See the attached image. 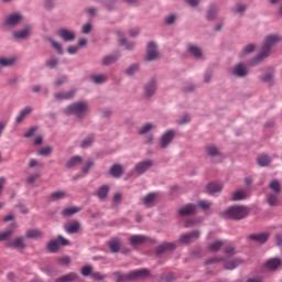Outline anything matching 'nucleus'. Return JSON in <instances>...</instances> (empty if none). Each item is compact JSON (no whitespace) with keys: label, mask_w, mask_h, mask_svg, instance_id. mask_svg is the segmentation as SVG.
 Returning a JSON list of instances; mask_svg holds the SVG:
<instances>
[{"label":"nucleus","mask_w":282,"mask_h":282,"mask_svg":"<svg viewBox=\"0 0 282 282\" xmlns=\"http://www.w3.org/2000/svg\"><path fill=\"white\" fill-rule=\"evenodd\" d=\"M225 254H226L227 257H232V254H235V247H227V248L225 249Z\"/></svg>","instance_id":"obj_60"},{"label":"nucleus","mask_w":282,"mask_h":282,"mask_svg":"<svg viewBox=\"0 0 282 282\" xmlns=\"http://www.w3.org/2000/svg\"><path fill=\"white\" fill-rule=\"evenodd\" d=\"M195 210H197V205L187 204L183 208L178 209V215L181 217H188V215H194Z\"/></svg>","instance_id":"obj_11"},{"label":"nucleus","mask_w":282,"mask_h":282,"mask_svg":"<svg viewBox=\"0 0 282 282\" xmlns=\"http://www.w3.org/2000/svg\"><path fill=\"white\" fill-rule=\"evenodd\" d=\"M282 39L280 35H268L264 40L263 47L261 52L258 54V56L251 62V65H257L258 63H261L263 58H268L270 56V51L276 43H281Z\"/></svg>","instance_id":"obj_1"},{"label":"nucleus","mask_w":282,"mask_h":282,"mask_svg":"<svg viewBox=\"0 0 282 282\" xmlns=\"http://www.w3.org/2000/svg\"><path fill=\"white\" fill-rule=\"evenodd\" d=\"M119 56H120L119 54L107 55L102 59V65H112V63H116L118 61Z\"/></svg>","instance_id":"obj_38"},{"label":"nucleus","mask_w":282,"mask_h":282,"mask_svg":"<svg viewBox=\"0 0 282 282\" xmlns=\"http://www.w3.org/2000/svg\"><path fill=\"white\" fill-rule=\"evenodd\" d=\"M269 188L270 191H272L275 194H280L281 193V183L278 180H273L271 181V183L269 184Z\"/></svg>","instance_id":"obj_37"},{"label":"nucleus","mask_w":282,"mask_h":282,"mask_svg":"<svg viewBox=\"0 0 282 282\" xmlns=\"http://www.w3.org/2000/svg\"><path fill=\"white\" fill-rule=\"evenodd\" d=\"M91 166H94V160H88L85 164V166L83 167V173H89V169H91Z\"/></svg>","instance_id":"obj_54"},{"label":"nucleus","mask_w":282,"mask_h":282,"mask_svg":"<svg viewBox=\"0 0 282 282\" xmlns=\"http://www.w3.org/2000/svg\"><path fill=\"white\" fill-rule=\"evenodd\" d=\"M61 246H69V240L65 239L63 236H58L57 240H51L47 243L48 252H58Z\"/></svg>","instance_id":"obj_5"},{"label":"nucleus","mask_w":282,"mask_h":282,"mask_svg":"<svg viewBox=\"0 0 282 282\" xmlns=\"http://www.w3.org/2000/svg\"><path fill=\"white\" fill-rule=\"evenodd\" d=\"M223 188H224V185H221L220 183H209L206 186V191H207V193H209V195L219 193Z\"/></svg>","instance_id":"obj_20"},{"label":"nucleus","mask_w":282,"mask_h":282,"mask_svg":"<svg viewBox=\"0 0 282 282\" xmlns=\"http://www.w3.org/2000/svg\"><path fill=\"white\" fill-rule=\"evenodd\" d=\"M195 239H199V231H192L189 234H185L181 237V243H191L195 241Z\"/></svg>","instance_id":"obj_12"},{"label":"nucleus","mask_w":282,"mask_h":282,"mask_svg":"<svg viewBox=\"0 0 282 282\" xmlns=\"http://www.w3.org/2000/svg\"><path fill=\"white\" fill-rule=\"evenodd\" d=\"M83 34H89L91 32V24L87 23L82 29Z\"/></svg>","instance_id":"obj_61"},{"label":"nucleus","mask_w":282,"mask_h":282,"mask_svg":"<svg viewBox=\"0 0 282 282\" xmlns=\"http://www.w3.org/2000/svg\"><path fill=\"white\" fill-rule=\"evenodd\" d=\"M21 19H23V17L19 13L11 14L7 18L6 23L7 25H19Z\"/></svg>","instance_id":"obj_19"},{"label":"nucleus","mask_w":282,"mask_h":282,"mask_svg":"<svg viewBox=\"0 0 282 282\" xmlns=\"http://www.w3.org/2000/svg\"><path fill=\"white\" fill-rule=\"evenodd\" d=\"M34 111V108H32V106H26L24 107L20 113L18 115V117L15 118V122L17 124H21V122L23 121L24 118H26L28 116H30V113H32Z\"/></svg>","instance_id":"obj_14"},{"label":"nucleus","mask_w":282,"mask_h":282,"mask_svg":"<svg viewBox=\"0 0 282 282\" xmlns=\"http://www.w3.org/2000/svg\"><path fill=\"white\" fill-rule=\"evenodd\" d=\"M58 36H61V39H63V41L66 43H69L76 39V33L67 29H61L58 31Z\"/></svg>","instance_id":"obj_10"},{"label":"nucleus","mask_w":282,"mask_h":282,"mask_svg":"<svg viewBox=\"0 0 282 282\" xmlns=\"http://www.w3.org/2000/svg\"><path fill=\"white\" fill-rule=\"evenodd\" d=\"M75 95H76V89H70L69 91H66V93H56L54 95V98H56V100H69L74 98Z\"/></svg>","instance_id":"obj_15"},{"label":"nucleus","mask_w":282,"mask_h":282,"mask_svg":"<svg viewBox=\"0 0 282 282\" xmlns=\"http://www.w3.org/2000/svg\"><path fill=\"white\" fill-rule=\"evenodd\" d=\"M224 243H225L224 240H217V241L210 243L208 248L212 252H219V250H221V246H224Z\"/></svg>","instance_id":"obj_40"},{"label":"nucleus","mask_w":282,"mask_h":282,"mask_svg":"<svg viewBox=\"0 0 282 282\" xmlns=\"http://www.w3.org/2000/svg\"><path fill=\"white\" fill-rule=\"evenodd\" d=\"M58 263H61L62 265H69V263H72V260L69 259V257H62L58 259Z\"/></svg>","instance_id":"obj_58"},{"label":"nucleus","mask_w":282,"mask_h":282,"mask_svg":"<svg viewBox=\"0 0 282 282\" xmlns=\"http://www.w3.org/2000/svg\"><path fill=\"white\" fill-rule=\"evenodd\" d=\"M43 237V231L39 229H29L26 231L28 239H41Z\"/></svg>","instance_id":"obj_26"},{"label":"nucleus","mask_w":282,"mask_h":282,"mask_svg":"<svg viewBox=\"0 0 282 282\" xmlns=\"http://www.w3.org/2000/svg\"><path fill=\"white\" fill-rule=\"evenodd\" d=\"M82 274L83 276H89V274H91V267L90 265L83 267Z\"/></svg>","instance_id":"obj_56"},{"label":"nucleus","mask_w":282,"mask_h":282,"mask_svg":"<svg viewBox=\"0 0 282 282\" xmlns=\"http://www.w3.org/2000/svg\"><path fill=\"white\" fill-rule=\"evenodd\" d=\"M249 239L257 241V243H265V241H268V234L250 235Z\"/></svg>","instance_id":"obj_24"},{"label":"nucleus","mask_w":282,"mask_h":282,"mask_svg":"<svg viewBox=\"0 0 282 282\" xmlns=\"http://www.w3.org/2000/svg\"><path fill=\"white\" fill-rule=\"evenodd\" d=\"M155 89H158V86L155 85V79H152L148 85H145L144 94L148 98H151L153 94H155Z\"/></svg>","instance_id":"obj_17"},{"label":"nucleus","mask_w":282,"mask_h":282,"mask_svg":"<svg viewBox=\"0 0 282 282\" xmlns=\"http://www.w3.org/2000/svg\"><path fill=\"white\" fill-rule=\"evenodd\" d=\"M173 138H175V132L173 130H169L167 132H165L160 140L161 149H166L170 142H173Z\"/></svg>","instance_id":"obj_9"},{"label":"nucleus","mask_w":282,"mask_h":282,"mask_svg":"<svg viewBox=\"0 0 282 282\" xmlns=\"http://www.w3.org/2000/svg\"><path fill=\"white\" fill-rule=\"evenodd\" d=\"M246 197H248V192L243 189L236 191L231 194L232 202H239L241 199H246Z\"/></svg>","instance_id":"obj_22"},{"label":"nucleus","mask_w":282,"mask_h":282,"mask_svg":"<svg viewBox=\"0 0 282 282\" xmlns=\"http://www.w3.org/2000/svg\"><path fill=\"white\" fill-rule=\"evenodd\" d=\"M91 80L95 83V85H102V83H107V75L91 76Z\"/></svg>","instance_id":"obj_42"},{"label":"nucleus","mask_w":282,"mask_h":282,"mask_svg":"<svg viewBox=\"0 0 282 282\" xmlns=\"http://www.w3.org/2000/svg\"><path fill=\"white\" fill-rule=\"evenodd\" d=\"M153 124L152 123H147L144 126H142L140 129H139V133L140 135H144V133H149V131H151V129H153Z\"/></svg>","instance_id":"obj_44"},{"label":"nucleus","mask_w":282,"mask_h":282,"mask_svg":"<svg viewBox=\"0 0 282 282\" xmlns=\"http://www.w3.org/2000/svg\"><path fill=\"white\" fill-rule=\"evenodd\" d=\"M206 153L212 158H216V155H219V149H217L215 145H208L206 147Z\"/></svg>","instance_id":"obj_43"},{"label":"nucleus","mask_w":282,"mask_h":282,"mask_svg":"<svg viewBox=\"0 0 282 282\" xmlns=\"http://www.w3.org/2000/svg\"><path fill=\"white\" fill-rule=\"evenodd\" d=\"M155 199H158V194L155 193H150L143 198V204L148 208H151V206L155 205Z\"/></svg>","instance_id":"obj_18"},{"label":"nucleus","mask_w":282,"mask_h":282,"mask_svg":"<svg viewBox=\"0 0 282 282\" xmlns=\"http://www.w3.org/2000/svg\"><path fill=\"white\" fill-rule=\"evenodd\" d=\"M47 67H50V69H54V67H56L58 65V59L53 58L47 61L46 63Z\"/></svg>","instance_id":"obj_57"},{"label":"nucleus","mask_w":282,"mask_h":282,"mask_svg":"<svg viewBox=\"0 0 282 282\" xmlns=\"http://www.w3.org/2000/svg\"><path fill=\"white\" fill-rule=\"evenodd\" d=\"M138 69L139 66L137 64H133L126 70V74H128V76H133L135 72H138Z\"/></svg>","instance_id":"obj_52"},{"label":"nucleus","mask_w":282,"mask_h":282,"mask_svg":"<svg viewBox=\"0 0 282 282\" xmlns=\"http://www.w3.org/2000/svg\"><path fill=\"white\" fill-rule=\"evenodd\" d=\"M30 32H32V28L26 26L22 31L13 33V36L14 39H28V36H30Z\"/></svg>","instance_id":"obj_27"},{"label":"nucleus","mask_w":282,"mask_h":282,"mask_svg":"<svg viewBox=\"0 0 282 282\" xmlns=\"http://www.w3.org/2000/svg\"><path fill=\"white\" fill-rule=\"evenodd\" d=\"M50 43L52 44V46L54 47V50H56V52L58 54H63V46L61 45V43H58L54 40H50Z\"/></svg>","instance_id":"obj_49"},{"label":"nucleus","mask_w":282,"mask_h":282,"mask_svg":"<svg viewBox=\"0 0 282 282\" xmlns=\"http://www.w3.org/2000/svg\"><path fill=\"white\" fill-rule=\"evenodd\" d=\"M195 239H199V231H192L189 234H185L181 237V243H191L195 241Z\"/></svg>","instance_id":"obj_13"},{"label":"nucleus","mask_w":282,"mask_h":282,"mask_svg":"<svg viewBox=\"0 0 282 282\" xmlns=\"http://www.w3.org/2000/svg\"><path fill=\"white\" fill-rule=\"evenodd\" d=\"M158 58H160V53H158V46L153 42L148 43L145 61H158Z\"/></svg>","instance_id":"obj_6"},{"label":"nucleus","mask_w":282,"mask_h":282,"mask_svg":"<svg viewBox=\"0 0 282 282\" xmlns=\"http://www.w3.org/2000/svg\"><path fill=\"white\" fill-rule=\"evenodd\" d=\"M151 166H153L152 160L141 161L135 164L134 171L135 173H138V175H143V173H147V171L151 169Z\"/></svg>","instance_id":"obj_7"},{"label":"nucleus","mask_w":282,"mask_h":282,"mask_svg":"<svg viewBox=\"0 0 282 282\" xmlns=\"http://www.w3.org/2000/svg\"><path fill=\"white\" fill-rule=\"evenodd\" d=\"M65 197H68V194L65 191L53 192L50 195L51 202H58V199H65Z\"/></svg>","instance_id":"obj_21"},{"label":"nucleus","mask_w":282,"mask_h":282,"mask_svg":"<svg viewBox=\"0 0 282 282\" xmlns=\"http://www.w3.org/2000/svg\"><path fill=\"white\" fill-rule=\"evenodd\" d=\"M281 265V259L279 258H273L267 261L265 268L268 270H276Z\"/></svg>","instance_id":"obj_23"},{"label":"nucleus","mask_w":282,"mask_h":282,"mask_svg":"<svg viewBox=\"0 0 282 282\" xmlns=\"http://www.w3.org/2000/svg\"><path fill=\"white\" fill-rule=\"evenodd\" d=\"M169 250H175V243L173 242H165L160 245L156 248V254H164V252H169Z\"/></svg>","instance_id":"obj_16"},{"label":"nucleus","mask_w":282,"mask_h":282,"mask_svg":"<svg viewBox=\"0 0 282 282\" xmlns=\"http://www.w3.org/2000/svg\"><path fill=\"white\" fill-rule=\"evenodd\" d=\"M11 246H13V248H25V243L23 242V238H15Z\"/></svg>","instance_id":"obj_46"},{"label":"nucleus","mask_w":282,"mask_h":282,"mask_svg":"<svg viewBox=\"0 0 282 282\" xmlns=\"http://www.w3.org/2000/svg\"><path fill=\"white\" fill-rule=\"evenodd\" d=\"M52 153V147H45L37 151V155L47 156Z\"/></svg>","instance_id":"obj_47"},{"label":"nucleus","mask_w":282,"mask_h":282,"mask_svg":"<svg viewBox=\"0 0 282 282\" xmlns=\"http://www.w3.org/2000/svg\"><path fill=\"white\" fill-rule=\"evenodd\" d=\"M94 143V137H87L83 142H82V149H87L88 147H91Z\"/></svg>","instance_id":"obj_48"},{"label":"nucleus","mask_w":282,"mask_h":282,"mask_svg":"<svg viewBox=\"0 0 282 282\" xmlns=\"http://www.w3.org/2000/svg\"><path fill=\"white\" fill-rule=\"evenodd\" d=\"M187 50L189 54H193V56H195V58H202V48H199L198 46L188 45Z\"/></svg>","instance_id":"obj_34"},{"label":"nucleus","mask_w":282,"mask_h":282,"mask_svg":"<svg viewBox=\"0 0 282 282\" xmlns=\"http://www.w3.org/2000/svg\"><path fill=\"white\" fill-rule=\"evenodd\" d=\"M83 163V158L79 155H75L70 158V160L66 163L67 169H74V166H78V164Z\"/></svg>","instance_id":"obj_25"},{"label":"nucleus","mask_w":282,"mask_h":282,"mask_svg":"<svg viewBox=\"0 0 282 282\" xmlns=\"http://www.w3.org/2000/svg\"><path fill=\"white\" fill-rule=\"evenodd\" d=\"M221 261H224V258L214 257V258H210L209 260H207L205 263H206V265H208L210 263H221Z\"/></svg>","instance_id":"obj_55"},{"label":"nucleus","mask_w":282,"mask_h":282,"mask_svg":"<svg viewBox=\"0 0 282 282\" xmlns=\"http://www.w3.org/2000/svg\"><path fill=\"white\" fill-rule=\"evenodd\" d=\"M149 269H140L132 271L128 274L115 272V279L117 282L133 281L134 279H142V276H149Z\"/></svg>","instance_id":"obj_3"},{"label":"nucleus","mask_w":282,"mask_h":282,"mask_svg":"<svg viewBox=\"0 0 282 282\" xmlns=\"http://www.w3.org/2000/svg\"><path fill=\"white\" fill-rule=\"evenodd\" d=\"M267 202H268L269 206H276V204H279V194H276V193L269 194Z\"/></svg>","instance_id":"obj_41"},{"label":"nucleus","mask_w":282,"mask_h":282,"mask_svg":"<svg viewBox=\"0 0 282 282\" xmlns=\"http://www.w3.org/2000/svg\"><path fill=\"white\" fill-rule=\"evenodd\" d=\"M80 208L78 207H68L62 210L63 217H72V215H76V213H79Z\"/></svg>","instance_id":"obj_35"},{"label":"nucleus","mask_w":282,"mask_h":282,"mask_svg":"<svg viewBox=\"0 0 282 282\" xmlns=\"http://www.w3.org/2000/svg\"><path fill=\"white\" fill-rule=\"evenodd\" d=\"M68 54H76L78 52V46H68L67 48Z\"/></svg>","instance_id":"obj_64"},{"label":"nucleus","mask_w":282,"mask_h":282,"mask_svg":"<svg viewBox=\"0 0 282 282\" xmlns=\"http://www.w3.org/2000/svg\"><path fill=\"white\" fill-rule=\"evenodd\" d=\"M77 276H78V275H77L76 273L72 272V273H68V274H66V275H63L62 278H58V279L56 280V282H70V281H76Z\"/></svg>","instance_id":"obj_36"},{"label":"nucleus","mask_w":282,"mask_h":282,"mask_svg":"<svg viewBox=\"0 0 282 282\" xmlns=\"http://www.w3.org/2000/svg\"><path fill=\"white\" fill-rule=\"evenodd\" d=\"M107 195H109V187L107 185H102L97 191V197L99 199H107Z\"/></svg>","instance_id":"obj_31"},{"label":"nucleus","mask_w":282,"mask_h":282,"mask_svg":"<svg viewBox=\"0 0 282 282\" xmlns=\"http://www.w3.org/2000/svg\"><path fill=\"white\" fill-rule=\"evenodd\" d=\"M221 215L225 219H235L236 221H239V219L248 217V208L245 206H231Z\"/></svg>","instance_id":"obj_2"},{"label":"nucleus","mask_w":282,"mask_h":282,"mask_svg":"<svg viewBox=\"0 0 282 282\" xmlns=\"http://www.w3.org/2000/svg\"><path fill=\"white\" fill-rule=\"evenodd\" d=\"M259 166H268V164H270V162H272V159H270L268 156V154H261L260 156H258L257 160Z\"/></svg>","instance_id":"obj_33"},{"label":"nucleus","mask_w":282,"mask_h":282,"mask_svg":"<svg viewBox=\"0 0 282 282\" xmlns=\"http://www.w3.org/2000/svg\"><path fill=\"white\" fill-rule=\"evenodd\" d=\"M144 241H147V237L142 235H135L130 237L131 246H140L141 243H144Z\"/></svg>","instance_id":"obj_28"},{"label":"nucleus","mask_w":282,"mask_h":282,"mask_svg":"<svg viewBox=\"0 0 282 282\" xmlns=\"http://www.w3.org/2000/svg\"><path fill=\"white\" fill-rule=\"evenodd\" d=\"M254 44H248L241 53V56H246V54H252V52H254Z\"/></svg>","instance_id":"obj_50"},{"label":"nucleus","mask_w":282,"mask_h":282,"mask_svg":"<svg viewBox=\"0 0 282 282\" xmlns=\"http://www.w3.org/2000/svg\"><path fill=\"white\" fill-rule=\"evenodd\" d=\"M108 246L111 252H120V240L112 239L108 242Z\"/></svg>","instance_id":"obj_32"},{"label":"nucleus","mask_w":282,"mask_h":282,"mask_svg":"<svg viewBox=\"0 0 282 282\" xmlns=\"http://www.w3.org/2000/svg\"><path fill=\"white\" fill-rule=\"evenodd\" d=\"M110 175L112 177H120L122 175V165L120 164H115L110 167Z\"/></svg>","instance_id":"obj_30"},{"label":"nucleus","mask_w":282,"mask_h":282,"mask_svg":"<svg viewBox=\"0 0 282 282\" xmlns=\"http://www.w3.org/2000/svg\"><path fill=\"white\" fill-rule=\"evenodd\" d=\"M40 177H41L40 173H34L28 177L26 182L28 184H34V182H36V180H39Z\"/></svg>","instance_id":"obj_51"},{"label":"nucleus","mask_w":282,"mask_h":282,"mask_svg":"<svg viewBox=\"0 0 282 282\" xmlns=\"http://www.w3.org/2000/svg\"><path fill=\"white\" fill-rule=\"evenodd\" d=\"M119 43H120V45H123V47H126V50H132V47L134 46L133 43L127 42L126 39H120Z\"/></svg>","instance_id":"obj_53"},{"label":"nucleus","mask_w":282,"mask_h":282,"mask_svg":"<svg viewBox=\"0 0 282 282\" xmlns=\"http://www.w3.org/2000/svg\"><path fill=\"white\" fill-rule=\"evenodd\" d=\"M12 235V230H7L0 234V241H6V239H8V237H10Z\"/></svg>","instance_id":"obj_59"},{"label":"nucleus","mask_w":282,"mask_h":282,"mask_svg":"<svg viewBox=\"0 0 282 282\" xmlns=\"http://www.w3.org/2000/svg\"><path fill=\"white\" fill-rule=\"evenodd\" d=\"M91 276H93L96 281H102V279H105V275H102L100 272L91 273Z\"/></svg>","instance_id":"obj_62"},{"label":"nucleus","mask_w":282,"mask_h":282,"mask_svg":"<svg viewBox=\"0 0 282 282\" xmlns=\"http://www.w3.org/2000/svg\"><path fill=\"white\" fill-rule=\"evenodd\" d=\"M87 102H74L64 110V113L66 116H76L77 118H83V116L87 113Z\"/></svg>","instance_id":"obj_4"},{"label":"nucleus","mask_w":282,"mask_h":282,"mask_svg":"<svg viewBox=\"0 0 282 282\" xmlns=\"http://www.w3.org/2000/svg\"><path fill=\"white\" fill-rule=\"evenodd\" d=\"M35 132L36 128H31L28 132L24 133V138H32V135H34Z\"/></svg>","instance_id":"obj_63"},{"label":"nucleus","mask_w":282,"mask_h":282,"mask_svg":"<svg viewBox=\"0 0 282 282\" xmlns=\"http://www.w3.org/2000/svg\"><path fill=\"white\" fill-rule=\"evenodd\" d=\"M78 230H80V223H78V221L70 223L66 227V232H68L69 235H74Z\"/></svg>","instance_id":"obj_29"},{"label":"nucleus","mask_w":282,"mask_h":282,"mask_svg":"<svg viewBox=\"0 0 282 282\" xmlns=\"http://www.w3.org/2000/svg\"><path fill=\"white\" fill-rule=\"evenodd\" d=\"M217 14V8L216 7H210L208 12H207V20L213 21Z\"/></svg>","instance_id":"obj_45"},{"label":"nucleus","mask_w":282,"mask_h":282,"mask_svg":"<svg viewBox=\"0 0 282 282\" xmlns=\"http://www.w3.org/2000/svg\"><path fill=\"white\" fill-rule=\"evenodd\" d=\"M239 265H241V260L237 259V260L225 262L224 267H225V270H235Z\"/></svg>","instance_id":"obj_39"},{"label":"nucleus","mask_w":282,"mask_h":282,"mask_svg":"<svg viewBox=\"0 0 282 282\" xmlns=\"http://www.w3.org/2000/svg\"><path fill=\"white\" fill-rule=\"evenodd\" d=\"M231 76H237V78H243L248 76V68L246 64L239 63L231 69Z\"/></svg>","instance_id":"obj_8"}]
</instances>
